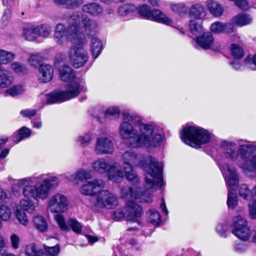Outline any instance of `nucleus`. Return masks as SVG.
<instances>
[{
	"label": "nucleus",
	"instance_id": "nucleus-1",
	"mask_svg": "<svg viewBox=\"0 0 256 256\" xmlns=\"http://www.w3.org/2000/svg\"><path fill=\"white\" fill-rule=\"evenodd\" d=\"M122 166L114 161L110 166L108 178L114 182H120L125 178L132 183H137L139 178L135 167H141L145 172V186L156 190L162 186V172L164 164L150 156L141 155L132 150H127L121 156Z\"/></svg>",
	"mask_w": 256,
	"mask_h": 256
},
{
	"label": "nucleus",
	"instance_id": "nucleus-2",
	"mask_svg": "<svg viewBox=\"0 0 256 256\" xmlns=\"http://www.w3.org/2000/svg\"><path fill=\"white\" fill-rule=\"evenodd\" d=\"M68 27L61 23L56 24L54 38L58 44L70 41L73 45L68 51L70 63L75 68L84 66L88 60V52L84 48L86 42L83 36L94 32L97 28L96 22L89 18L74 14L68 20Z\"/></svg>",
	"mask_w": 256,
	"mask_h": 256
},
{
	"label": "nucleus",
	"instance_id": "nucleus-3",
	"mask_svg": "<svg viewBox=\"0 0 256 256\" xmlns=\"http://www.w3.org/2000/svg\"><path fill=\"white\" fill-rule=\"evenodd\" d=\"M120 135L128 140L132 148H154L162 143L164 136L153 123L144 124L142 118L136 114L124 112L119 126Z\"/></svg>",
	"mask_w": 256,
	"mask_h": 256
},
{
	"label": "nucleus",
	"instance_id": "nucleus-4",
	"mask_svg": "<svg viewBox=\"0 0 256 256\" xmlns=\"http://www.w3.org/2000/svg\"><path fill=\"white\" fill-rule=\"evenodd\" d=\"M60 182L56 176L48 173L34 174L32 176L14 180L12 184V190L13 194L18 197L20 194V188H22L23 196L26 199L20 200V207L24 210L32 213L36 204L31 199L46 200L50 190L57 188Z\"/></svg>",
	"mask_w": 256,
	"mask_h": 256
},
{
	"label": "nucleus",
	"instance_id": "nucleus-5",
	"mask_svg": "<svg viewBox=\"0 0 256 256\" xmlns=\"http://www.w3.org/2000/svg\"><path fill=\"white\" fill-rule=\"evenodd\" d=\"M180 134L184 142L196 148L207 144L211 138V134L208 130L196 125L184 126Z\"/></svg>",
	"mask_w": 256,
	"mask_h": 256
},
{
	"label": "nucleus",
	"instance_id": "nucleus-6",
	"mask_svg": "<svg viewBox=\"0 0 256 256\" xmlns=\"http://www.w3.org/2000/svg\"><path fill=\"white\" fill-rule=\"evenodd\" d=\"M219 167L228 187V206L229 208L234 209L238 204L236 192V187L238 182L236 170L232 166L225 162L220 163Z\"/></svg>",
	"mask_w": 256,
	"mask_h": 256
},
{
	"label": "nucleus",
	"instance_id": "nucleus-7",
	"mask_svg": "<svg viewBox=\"0 0 256 256\" xmlns=\"http://www.w3.org/2000/svg\"><path fill=\"white\" fill-rule=\"evenodd\" d=\"M232 233L239 240L246 242L252 238V232L248 226L246 220L242 216L238 215L232 219Z\"/></svg>",
	"mask_w": 256,
	"mask_h": 256
},
{
	"label": "nucleus",
	"instance_id": "nucleus-8",
	"mask_svg": "<svg viewBox=\"0 0 256 256\" xmlns=\"http://www.w3.org/2000/svg\"><path fill=\"white\" fill-rule=\"evenodd\" d=\"M138 12L140 16L148 20H154L168 26H172V20L165 14L157 9L151 10L146 4L139 6Z\"/></svg>",
	"mask_w": 256,
	"mask_h": 256
},
{
	"label": "nucleus",
	"instance_id": "nucleus-9",
	"mask_svg": "<svg viewBox=\"0 0 256 256\" xmlns=\"http://www.w3.org/2000/svg\"><path fill=\"white\" fill-rule=\"evenodd\" d=\"M69 201L64 194L56 192L48 201L47 208L52 213H64L68 209Z\"/></svg>",
	"mask_w": 256,
	"mask_h": 256
},
{
	"label": "nucleus",
	"instance_id": "nucleus-10",
	"mask_svg": "<svg viewBox=\"0 0 256 256\" xmlns=\"http://www.w3.org/2000/svg\"><path fill=\"white\" fill-rule=\"evenodd\" d=\"M122 197L125 200L134 199L140 202H152V196L150 193L144 192L140 188L124 187L121 191Z\"/></svg>",
	"mask_w": 256,
	"mask_h": 256
},
{
	"label": "nucleus",
	"instance_id": "nucleus-11",
	"mask_svg": "<svg viewBox=\"0 0 256 256\" xmlns=\"http://www.w3.org/2000/svg\"><path fill=\"white\" fill-rule=\"evenodd\" d=\"M116 196L108 190H101L98 193L96 206L99 208L112 209L118 205Z\"/></svg>",
	"mask_w": 256,
	"mask_h": 256
},
{
	"label": "nucleus",
	"instance_id": "nucleus-12",
	"mask_svg": "<svg viewBox=\"0 0 256 256\" xmlns=\"http://www.w3.org/2000/svg\"><path fill=\"white\" fill-rule=\"evenodd\" d=\"M94 152L98 154H110L114 152V146L112 140L106 136H100L96 138Z\"/></svg>",
	"mask_w": 256,
	"mask_h": 256
},
{
	"label": "nucleus",
	"instance_id": "nucleus-13",
	"mask_svg": "<svg viewBox=\"0 0 256 256\" xmlns=\"http://www.w3.org/2000/svg\"><path fill=\"white\" fill-rule=\"evenodd\" d=\"M127 220L136 222L140 226V218L142 214V210L140 206L132 200H129L124 206Z\"/></svg>",
	"mask_w": 256,
	"mask_h": 256
},
{
	"label": "nucleus",
	"instance_id": "nucleus-14",
	"mask_svg": "<svg viewBox=\"0 0 256 256\" xmlns=\"http://www.w3.org/2000/svg\"><path fill=\"white\" fill-rule=\"evenodd\" d=\"M197 44L204 50H218L220 48L218 42H216L212 34L205 32L198 36L196 38Z\"/></svg>",
	"mask_w": 256,
	"mask_h": 256
},
{
	"label": "nucleus",
	"instance_id": "nucleus-15",
	"mask_svg": "<svg viewBox=\"0 0 256 256\" xmlns=\"http://www.w3.org/2000/svg\"><path fill=\"white\" fill-rule=\"evenodd\" d=\"M86 86L81 84L80 80L76 78L74 81L66 84L65 90H62L66 100H69L77 96L81 92L86 91Z\"/></svg>",
	"mask_w": 256,
	"mask_h": 256
},
{
	"label": "nucleus",
	"instance_id": "nucleus-16",
	"mask_svg": "<svg viewBox=\"0 0 256 256\" xmlns=\"http://www.w3.org/2000/svg\"><path fill=\"white\" fill-rule=\"evenodd\" d=\"M104 187V182L99 180L94 179L83 184L80 188V192L85 196H92L96 194Z\"/></svg>",
	"mask_w": 256,
	"mask_h": 256
},
{
	"label": "nucleus",
	"instance_id": "nucleus-17",
	"mask_svg": "<svg viewBox=\"0 0 256 256\" xmlns=\"http://www.w3.org/2000/svg\"><path fill=\"white\" fill-rule=\"evenodd\" d=\"M62 90H57L46 94H42L39 96L42 101V106L46 104H50L62 102L66 100L64 96Z\"/></svg>",
	"mask_w": 256,
	"mask_h": 256
},
{
	"label": "nucleus",
	"instance_id": "nucleus-18",
	"mask_svg": "<svg viewBox=\"0 0 256 256\" xmlns=\"http://www.w3.org/2000/svg\"><path fill=\"white\" fill-rule=\"evenodd\" d=\"M234 26L230 22L216 21L212 23L210 27V32L214 34H231L234 32Z\"/></svg>",
	"mask_w": 256,
	"mask_h": 256
},
{
	"label": "nucleus",
	"instance_id": "nucleus-19",
	"mask_svg": "<svg viewBox=\"0 0 256 256\" xmlns=\"http://www.w3.org/2000/svg\"><path fill=\"white\" fill-rule=\"evenodd\" d=\"M38 71V78L39 82L46 83L52 80L54 70L52 66L47 64H41Z\"/></svg>",
	"mask_w": 256,
	"mask_h": 256
},
{
	"label": "nucleus",
	"instance_id": "nucleus-20",
	"mask_svg": "<svg viewBox=\"0 0 256 256\" xmlns=\"http://www.w3.org/2000/svg\"><path fill=\"white\" fill-rule=\"evenodd\" d=\"M109 164L105 158H98L91 163V168L92 170L100 174H104L108 172L110 169V166L113 163Z\"/></svg>",
	"mask_w": 256,
	"mask_h": 256
},
{
	"label": "nucleus",
	"instance_id": "nucleus-21",
	"mask_svg": "<svg viewBox=\"0 0 256 256\" xmlns=\"http://www.w3.org/2000/svg\"><path fill=\"white\" fill-rule=\"evenodd\" d=\"M206 8L210 13L215 18H220L224 12L223 6L216 2L208 0L206 4Z\"/></svg>",
	"mask_w": 256,
	"mask_h": 256
},
{
	"label": "nucleus",
	"instance_id": "nucleus-22",
	"mask_svg": "<svg viewBox=\"0 0 256 256\" xmlns=\"http://www.w3.org/2000/svg\"><path fill=\"white\" fill-rule=\"evenodd\" d=\"M190 16L196 19L203 20L206 16V10L200 4H192L189 9Z\"/></svg>",
	"mask_w": 256,
	"mask_h": 256
},
{
	"label": "nucleus",
	"instance_id": "nucleus-23",
	"mask_svg": "<svg viewBox=\"0 0 256 256\" xmlns=\"http://www.w3.org/2000/svg\"><path fill=\"white\" fill-rule=\"evenodd\" d=\"M82 11L92 16H98L103 13V8L99 4L92 2L83 6Z\"/></svg>",
	"mask_w": 256,
	"mask_h": 256
},
{
	"label": "nucleus",
	"instance_id": "nucleus-24",
	"mask_svg": "<svg viewBox=\"0 0 256 256\" xmlns=\"http://www.w3.org/2000/svg\"><path fill=\"white\" fill-rule=\"evenodd\" d=\"M252 20V18L250 14H240L234 16L232 20V24L234 25L243 26L250 24Z\"/></svg>",
	"mask_w": 256,
	"mask_h": 256
},
{
	"label": "nucleus",
	"instance_id": "nucleus-25",
	"mask_svg": "<svg viewBox=\"0 0 256 256\" xmlns=\"http://www.w3.org/2000/svg\"><path fill=\"white\" fill-rule=\"evenodd\" d=\"M14 81L12 72L2 68L0 70V88H6L11 85Z\"/></svg>",
	"mask_w": 256,
	"mask_h": 256
},
{
	"label": "nucleus",
	"instance_id": "nucleus-26",
	"mask_svg": "<svg viewBox=\"0 0 256 256\" xmlns=\"http://www.w3.org/2000/svg\"><path fill=\"white\" fill-rule=\"evenodd\" d=\"M60 77L64 82L70 81L76 79L74 71L69 66H62L58 68Z\"/></svg>",
	"mask_w": 256,
	"mask_h": 256
},
{
	"label": "nucleus",
	"instance_id": "nucleus-27",
	"mask_svg": "<svg viewBox=\"0 0 256 256\" xmlns=\"http://www.w3.org/2000/svg\"><path fill=\"white\" fill-rule=\"evenodd\" d=\"M90 48L93 58H97L102 50L101 40L96 37L92 38L90 42Z\"/></svg>",
	"mask_w": 256,
	"mask_h": 256
},
{
	"label": "nucleus",
	"instance_id": "nucleus-28",
	"mask_svg": "<svg viewBox=\"0 0 256 256\" xmlns=\"http://www.w3.org/2000/svg\"><path fill=\"white\" fill-rule=\"evenodd\" d=\"M34 228L40 232H45L48 229V224L46 220L41 215L36 214L32 219Z\"/></svg>",
	"mask_w": 256,
	"mask_h": 256
},
{
	"label": "nucleus",
	"instance_id": "nucleus-29",
	"mask_svg": "<svg viewBox=\"0 0 256 256\" xmlns=\"http://www.w3.org/2000/svg\"><path fill=\"white\" fill-rule=\"evenodd\" d=\"M24 252L26 256H47L43 250L40 249L34 243L27 244Z\"/></svg>",
	"mask_w": 256,
	"mask_h": 256
},
{
	"label": "nucleus",
	"instance_id": "nucleus-30",
	"mask_svg": "<svg viewBox=\"0 0 256 256\" xmlns=\"http://www.w3.org/2000/svg\"><path fill=\"white\" fill-rule=\"evenodd\" d=\"M16 54L14 52L0 48V64L2 65L10 63L14 60Z\"/></svg>",
	"mask_w": 256,
	"mask_h": 256
},
{
	"label": "nucleus",
	"instance_id": "nucleus-31",
	"mask_svg": "<svg viewBox=\"0 0 256 256\" xmlns=\"http://www.w3.org/2000/svg\"><path fill=\"white\" fill-rule=\"evenodd\" d=\"M30 134V130L24 126L18 130V133H16L13 135L12 140L14 142L18 143L22 139L28 137Z\"/></svg>",
	"mask_w": 256,
	"mask_h": 256
},
{
	"label": "nucleus",
	"instance_id": "nucleus-32",
	"mask_svg": "<svg viewBox=\"0 0 256 256\" xmlns=\"http://www.w3.org/2000/svg\"><path fill=\"white\" fill-rule=\"evenodd\" d=\"M148 220L152 224L157 226L160 222V214L154 209H150L146 212Z\"/></svg>",
	"mask_w": 256,
	"mask_h": 256
},
{
	"label": "nucleus",
	"instance_id": "nucleus-33",
	"mask_svg": "<svg viewBox=\"0 0 256 256\" xmlns=\"http://www.w3.org/2000/svg\"><path fill=\"white\" fill-rule=\"evenodd\" d=\"M22 36L26 40L32 41L38 38L36 26H27L23 30Z\"/></svg>",
	"mask_w": 256,
	"mask_h": 256
},
{
	"label": "nucleus",
	"instance_id": "nucleus-34",
	"mask_svg": "<svg viewBox=\"0 0 256 256\" xmlns=\"http://www.w3.org/2000/svg\"><path fill=\"white\" fill-rule=\"evenodd\" d=\"M92 137V134L90 132L85 133L76 137L75 142L82 146H86L91 143Z\"/></svg>",
	"mask_w": 256,
	"mask_h": 256
},
{
	"label": "nucleus",
	"instance_id": "nucleus-35",
	"mask_svg": "<svg viewBox=\"0 0 256 256\" xmlns=\"http://www.w3.org/2000/svg\"><path fill=\"white\" fill-rule=\"evenodd\" d=\"M104 114L106 118L114 120L118 118L120 115V108L116 106H109L104 111Z\"/></svg>",
	"mask_w": 256,
	"mask_h": 256
},
{
	"label": "nucleus",
	"instance_id": "nucleus-36",
	"mask_svg": "<svg viewBox=\"0 0 256 256\" xmlns=\"http://www.w3.org/2000/svg\"><path fill=\"white\" fill-rule=\"evenodd\" d=\"M37 36L46 38L52 32L51 27L47 24H41L36 26Z\"/></svg>",
	"mask_w": 256,
	"mask_h": 256
},
{
	"label": "nucleus",
	"instance_id": "nucleus-37",
	"mask_svg": "<svg viewBox=\"0 0 256 256\" xmlns=\"http://www.w3.org/2000/svg\"><path fill=\"white\" fill-rule=\"evenodd\" d=\"M14 214L16 219L22 225L24 226H28L29 220L25 212L16 208L14 212Z\"/></svg>",
	"mask_w": 256,
	"mask_h": 256
},
{
	"label": "nucleus",
	"instance_id": "nucleus-38",
	"mask_svg": "<svg viewBox=\"0 0 256 256\" xmlns=\"http://www.w3.org/2000/svg\"><path fill=\"white\" fill-rule=\"evenodd\" d=\"M54 216V219L60 228L64 231L69 232L70 228L66 224L64 216L60 214V213H56Z\"/></svg>",
	"mask_w": 256,
	"mask_h": 256
},
{
	"label": "nucleus",
	"instance_id": "nucleus-39",
	"mask_svg": "<svg viewBox=\"0 0 256 256\" xmlns=\"http://www.w3.org/2000/svg\"><path fill=\"white\" fill-rule=\"evenodd\" d=\"M12 210L10 207L6 204L0 206V218L3 221H8L10 219Z\"/></svg>",
	"mask_w": 256,
	"mask_h": 256
},
{
	"label": "nucleus",
	"instance_id": "nucleus-40",
	"mask_svg": "<svg viewBox=\"0 0 256 256\" xmlns=\"http://www.w3.org/2000/svg\"><path fill=\"white\" fill-rule=\"evenodd\" d=\"M25 88L22 85H14L6 90V92L12 96L22 94L24 92Z\"/></svg>",
	"mask_w": 256,
	"mask_h": 256
},
{
	"label": "nucleus",
	"instance_id": "nucleus-41",
	"mask_svg": "<svg viewBox=\"0 0 256 256\" xmlns=\"http://www.w3.org/2000/svg\"><path fill=\"white\" fill-rule=\"evenodd\" d=\"M43 59V56L40 53H34L30 56L28 59V62L31 66L37 67L42 64L41 62Z\"/></svg>",
	"mask_w": 256,
	"mask_h": 256
},
{
	"label": "nucleus",
	"instance_id": "nucleus-42",
	"mask_svg": "<svg viewBox=\"0 0 256 256\" xmlns=\"http://www.w3.org/2000/svg\"><path fill=\"white\" fill-rule=\"evenodd\" d=\"M68 223V226L71 228L73 232L78 234H81L82 226L78 220L74 218H70Z\"/></svg>",
	"mask_w": 256,
	"mask_h": 256
},
{
	"label": "nucleus",
	"instance_id": "nucleus-43",
	"mask_svg": "<svg viewBox=\"0 0 256 256\" xmlns=\"http://www.w3.org/2000/svg\"><path fill=\"white\" fill-rule=\"evenodd\" d=\"M190 30L194 35L200 34L202 31V26L201 24H198L196 20H192L190 23Z\"/></svg>",
	"mask_w": 256,
	"mask_h": 256
},
{
	"label": "nucleus",
	"instance_id": "nucleus-44",
	"mask_svg": "<svg viewBox=\"0 0 256 256\" xmlns=\"http://www.w3.org/2000/svg\"><path fill=\"white\" fill-rule=\"evenodd\" d=\"M112 218L116 221H120L124 218H126V213L124 210V206L114 210L112 214Z\"/></svg>",
	"mask_w": 256,
	"mask_h": 256
},
{
	"label": "nucleus",
	"instance_id": "nucleus-45",
	"mask_svg": "<svg viewBox=\"0 0 256 256\" xmlns=\"http://www.w3.org/2000/svg\"><path fill=\"white\" fill-rule=\"evenodd\" d=\"M10 240L11 246L13 249L17 250L20 248V238L18 234H12L10 236Z\"/></svg>",
	"mask_w": 256,
	"mask_h": 256
},
{
	"label": "nucleus",
	"instance_id": "nucleus-46",
	"mask_svg": "<svg viewBox=\"0 0 256 256\" xmlns=\"http://www.w3.org/2000/svg\"><path fill=\"white\" fill-rule=\"evenodd\" d=\"M77 176L79 180L83 181L92 178V174L90 170L84 168H80L77 170Z\"/></svg>",
	"mask_w": 256,
	"mask_h": 256
},
{
	"label": "nucleus",
	"instance_id": "nucleus-47",
	"mask_svg": "<svg viewBox=\"0 0 256 256\" xmlns=\"http://www.w3.org/2000/svg\"><path fill=\"white\" fill-rule=\"evenodd\" d=\"M249 246L248 244L242 242H236L233 246L234 250L238 254L246 252Z\"/></svg>",
	"mask_w": 256,
	"mask_h": 256
},
{
	"label": "nucleus",
	"instance_id": "nucleus-48",
	"mask_svg": "<svg viewBox=\"0 0 256 256\" xmlns=\"http://www.w3.org/2000/svg\"><path fill=\"white\" fill-rule=\"evenodd\" d=\"M246 66L253 70H256V54L249 55L244 60Z\"/></svg>",
	"mask_w": 256,
	"mask_h": 256
},
{
	"label": "nucleus",
	"instance_id": "nucleus-49",
	"mask_svg": "<svg viewBox=\"0 0 256 256\" xmlns=\"http://www.w3.org/2000/svg\"><path fill=\"white\" fill-rule=\"evenodd\" d=\"M231 52L232 55L236 58H241L244 54L242 49L238 45L232 44L230 46Z\"/></svg>",
	"mask_w": 256,
	"mask_h": 256
},
{
	"label": "nucleus",
	"instance_id": "nucleus-50",
	"mask_svg": "<svg viewBox=\"0 0 256 256\" xmlns=\"http://www.w3.org/2000/svg\"><path fill=\"white\" fill-rule=\"evenodd\" d=\"M46 252L50 256H58L60 252V248L58 244L53 246H48L44 245Z\"/></svg>",
	"mask_w": 256,
	"mask_h": 256
},
{
	"label": "nucleus",
	"instance_id": "nucleus-51",
	"mask_svg": "<svg viewBox=\"0 0 256 256\" xmlns=\"http://www.w3.org/2000/svg\"><path fill=\"white\" fill-rule=\"evenodd\" d=\"M10 68L14 72L17 74L22 73L26 70V68L24 64L17 62L11 63L10 64Z\"/></svg>",
	"mask_w": 256,
	"mask_h": 256
},
{
	"label": "nucleus",
	"instance_id": "nucleus-52",
	"mask_svg": "<svg viewBox=\"0 0 256 256\" xmlns=\"http://www.w3.org/2000/svg\"><path fill=\"white\" fill-rule=\"evenodd\" d=\"M228 229L227 223L219 224L216 227V230L218 233L222 237L226 236V232Z\"/></svg>",
	"mask_w": 256,
	"mask_h": 256
},
{
	"label": "nucleus",
	"instance_id": "nucleus-53",
	"mask_svg": "<svg viewBox=\"0 0 256 256\" xmlns=\"http://www.w3.org/2000/svg\"><path fill=\"white\" fill-rule=\"evenodd\" d=\"M170 8L173 11L180 13L186 10V7L184 3H172Z\"/></svg>",
	"mask_w": 256,
	"mask_h": 256
},
{
	"label": "nucleus",
	"instance_id": "nucleus-54",
	"mask_svg": "<svg viewBox=\"0 0 256 256\" xmlns=\"http://www.w3.org/2000/svg\"><path fill=\"white\" fill-rule=\"evenodd\" d=\"M248 210L250 217L252 219H256V200L249 204Z\"/></svg>",
	"mask_w": 256,
	"mask_h": 256
},
{
	"label": "nucleus",
	"instance_id": "nucleus-55",
	"mask_svg": "<svg viewBox=\"0 0 256 256\" xmlns=\"http://www.w3.org/2000/svg\"><path fill=\"white\" fill-rule=\"evenodd\" d=\"M20 114L24 117L30 118L36 114V111L34 109H25L22 110Z\"/></svg>",
	"mask_w": 256,
	"mask_h": 256
},
{
	"label": "nucleus",
	"instance_id": "nucleus-56",
	"mask_svg": "<svg viewBox=\"0 0 256 256\" xmlns=\"http://www.w3.org/2000/svg\"><path fill=\"white\" fill-rule=\"evenodd\" d=\"M236 5L242 10H247L250 6L247 0H235Z\"/></svg>",
	"mask_w": 256,
	"mask_h": 256
},
{
	"label": "nucleus",
	"instance_id": "nucleus-57",
	"mask_svg": "<svg viewBox=\"0 0 256 256\" xmlns=\"http://www.w3.org/2000/svg\"><path fill=\"white\" fill-rule=\"evenodd\" d=\"M134 6L131 4H124L120 6L118 12L120 14H127L133 10Z\"/></svg>",
	"mask_w": 256,
	"mask_h": 256
},
{
	"label": "nucleus",
	"instance_id": "nucleus-58",
	"mask_svg": "<svg viewBox=\"0 0 256 256\" xmlns=\"http://www.w3.org/2000/svg\"><path fill=\"white\" fill-rule=\"evenodd\" d=\"M238 192L240 196L242 197L244 199L246 198L248 194V186L244 184H241L239 187Z\"/></svg>",
	"mask_w": 256,
	"mask_h": 256
},
{
	"label": "nucleus",
	"instance_id": "nucleus-59",
	"mask_svg": "<svg viewBox=\"0 0 256 256\" xmlns=\"http://www.w3.org/2000/svg\"><path fill=\"white\" fill-rule=\"evenodd\" d=\"M84 3V0H71L69 8H76L82 5Z\"/></svg>",
	"mask_w": 256,
	"mask_h": 256
},
{
	"label": "nucleus",
	"instance_id": "nucleus-60",
	"mask_svg": "<svg viewBox=\"0 0 256 256\" xmlns=\"http://www.w3.org/2000/svg\"><path fill=\"white\" fill-rule=\"evenodd\" d=\"M182 254L184 256H200L199 252L194 251L191 248L183 250Z\"/></svg>",
	"mask_w": 256,
	"mask_h": 256
},
{
	"label": "nucleus",
	"instance_id": "nucleus-61",
	"mask_svg": "<svg viewBox=\"0 0 256 256\" xmlns=\"http://www.w3.org/2000/svg\"><path fill=\"white\" fill-rule=\"evenodd\" d=\"M66 178L69 181L76 182L78 180L77 176V171L74 174H66Z\"/></svg>",
	"mask_w": 256,
	"mask_h": 256
},
{
	"label": "nucleus",
	"instance_id": "nucleus-62",
	"mask_svg": "<svg viewBox=\"0 0 256 256\" xmlns=\"http://www.w3.org/2000/svg\"><path fill=\"white\" fill-rule=\"evenodd\" d=\"M71 0H55L54 2L58 4L64 6V7L69 8Z\"/></svg>",
	"mask_w": 256,
	"mask_h": 256
},
{
	"label": "nucleus",
	"instance_id": "nucleus-63",
	"mask_svg": "<svg viewBox=\"0 0 256 256\" xmlns=\"http://www.w3.org/2000/svg\"><path fill=\"white\" fill-rule=\"evenodd\" d=\"M10 10H6L2 16V20L4 22L7 21L10 16Z\"/></svg>",
	"mask_w": 256,
	"mask_h": 256
},
{
	"label": "nucleus",
	"instance_id": "nucleus-64",
	"mask_svg": "<svg viewBox=\"0 0 256 256\" xmlns=\"http://www.w3.org/2000/svg\"><path fill=\"white\" fill-rule=\"evenodd\" d=\"M230 64L232 66V68L236 70H239L240 68V62L237 60L230 62Z\"/></svg>",
	"mask_w": 256,
	"mask_h": 256
}]
</instances>
